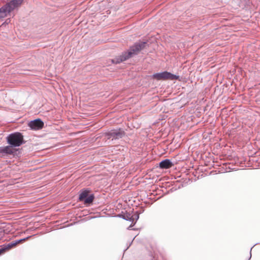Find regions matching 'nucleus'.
I'll return each mask as SVG.
<instances>
[{
	"label": "nucleus",
	"mask_w": 260,
	"mask_h": 260,
	"mask_svg": "<svg viewBox=\"0 0 260 260\" xmlns=\"http://www.w3.org/2000/svg\"><path fill=\"white\" fill-rule=\"evenodd\" d=\"M132 222L133 225H134L137 220L139 219V215L137 213H135L133 214H132Z\"/></svg>",
	"instance_id": "obj_13"
},
{
	"label": "nucleus",
	"mask_w": 260,
	"mask_h": 260,
	"mask_svg": "<svg viewBox=\"0 0 260 260\" xmlns=\"http://www.w3.org/2000/svg\"><path fill=\"white\" fill-rule=\"evenodd\" d=\"M124 135V133L121 129H113L107 134L108 139H119Z\"/></svg>",
	"instance_id": "obj_4"
},
{
	"label": "nucleus",
	"mask_w": 260,
	"mask_h": 260,
	"mask_svg": "<svg viewBox=\"0 0 260 260\" xmlns=\"http://www.w3.org/2000/svg\"><path fill=\"white\" fill-rule=\"evenodd\" d=\"M172 162L168 159L161 161L159 163V167L161 169H169L172 166Z\"/></svg>",
	"instance_id": "obj_9"
},
{
	"label": "nucleus",
	"mask_w": 260,
	"mask_h": 260,
	"mask_svg": "<svg viewBox=\"0 0 260 260\" xmlns=\"http://www.w3.org/2000/svg\"><path fill=\"white\" fill-rule=\"evenodd\" d=\"M11 13L8 6L6 4L0 8V18L7 17Z\"/></svg>",
	"instance_id": "obj_8"
},
{
	"label": "nucleus",
	"mask_w": 260,
	"mask_h": 260,
	"mask_svg": "<svg viewBox=\"0 0 260 260\" xmlns=\"http://www.w3.org/2000/svg\"><path fill=\"white\" fill-rule=\"evenodd\" d=\"M28 126L34 130H39L43 128L44 122L40 119L31 121L28 123Z\"/></svg>",
	"instance_id": "obj_5"
},
{
	"label": "nucleus",
	"mask_w": 260,
	"mask_h": 260,
	"mask_svg": "<svg viewBox=\"0 0 260 260\" xmlns=\"http://www.w3.org/2000/svg\"><path fill=\"white\" fill-rule=\"evenodd\" d=\"M23 0H11L9 3H7L6 5L8 6L9 9H10L11 12L16 9H18L20 7Z\"/></svg>",
	"instance_id": "obj_6"
},
{
	"label": "nucleus",
	"mask_w": 260,
	"mask_h": 260,
	"mask_svg": "<svg viewBox=\"0 0 260 260\" xmlns=\"http://www.w3.org/2000/svg\"><path fill=\"white\" fill-rule=\"evenodd\" d=\"M93 199H94L93 195L90 194V196H88L83 201L84 202L85 204H89L93 202Z\"/></svg>",
	"instance_id": "obj_12"
},
{
	"label": "nucleus",
	"mask_w": 260,
	"mask_h": 260,
	"mask_svg": "<svg viewBox=\"0 0 260 260\" xmlns=\"http://www.w3.org/2000/svg\"><path fill=\"white\" fill-rule=\"evenodd\" d=\"M13 153L14 150L11 145L0 147V154H2L3 156L5 155L12 154Z\"/></svg>",
	"instance_id": "obj_7"
},
{
	"label": "nucleus",
	"mask_w": 260,
	"mask_h": 260,
	"mask_svg": "<svg viewBox=\"0 0 260 260\" xmlns=\"http://www.w3.org/2000/svg\"><path fill=\"white\" fill-rule=\"evenodd\" d=\"M5 251V249L1 248L0 249V255L3 253Z\"/></svg>",
	"instance_id": "obj_15"
},
{
	"label": "nucleus",
	"mask_w": 260,
	"mask_h": 260,
	"mask_svg": "<svg viewBox=\"0 0 260 260\" xmlns=\"http://www.w3.org/2000/svg\"><path fill=\"white\" fill-rule=\"evenodd\" d=\"M146 44V43L144 42H139L135 43L134 45L130 47L127 52H124L119 58L113 60V62L115 63H119L127 60L134 55L137 54L142 49L145 48Z\"/></svg>",
	"instance_id": "obj_1"
},
{
	"label": "nucleus",
	"mask_w": 260,
	"mask_h": 260,
	"mask_svg": "<svg viewBox=\"0 0 260 260\" xmlns=\"http://www.w3.org/2000/svg\"><path fill=\"white\" fill-rule=\"evenodd\" d=\"M153 78L158 80H176L178 79L179 77L173 75L168 72L156 73L153 75Z\"/></svg>",
	"instance_id": "obj_3"
},
{
	"label": "nucleus",
	"mask_w": 260,
	"mask_h": 260,
	"mask_svg": "<svg viewBox=\"0 0 260 260\" xmlns=\"http://www.w3.org/2000/svg\"><path fill=\"white\" fill-rule=\"evenodd\" d=\"M88 193L89 191L88 190H85L82 191L79 195V200L80 201H83L88 196Z\"/></svg>",
	"instance_id": "obj_11"
},
{
	"label": "nucleus",
	"mask_w": 260,
	"mask_h": 260,
	"mask_svg": "<svg viewBox=\"0 0 260 260\" xmlns=\"http://www.w3.org/2000/svg\"><path fill=\"white\" fill-rule=\"evenodd\" d=\"M7 142L12 147H18L22 144L23 137L20 133L17 132L10 134L7 137Z\"/></svg>",
	"instance_id": "obj_2"
},
{
	"label": "nucleus",
	"mask_w": 260,
	"mask_h": 260,
	"mask_svg": "<svg viewBox=\"0 0 260 260\" xmlns=\"http://www.w3.org/2000/svg\"><path fill=\"white\" fill-rule=\"evenodd\" d=\"M123 217L124 219L132 221V214L127 213L126 214H124Z\"/></svg>",
	"instance_id": "obj_14"
},
{
	"label": "nucleus",
	"mask_w": 260,
	"mask_h": 260,
	"mask_svg": "<svg viewBox=\"0 0 260 260\" xmlns=\"http://www.w3.org/2000/svg\"><path fill=\"white\" fill-rule=\"evenodd\" d=\"M29 237H27L26 238L22 239L17 241H16L15 242H12L11 243H10L8 245V247L9 248H11L14 246H15L18 244L20 243V242L22 241H25L26 240L28 239Z\"/></svg>",
	"instance_id": "obj_10"
}]
</instances>
